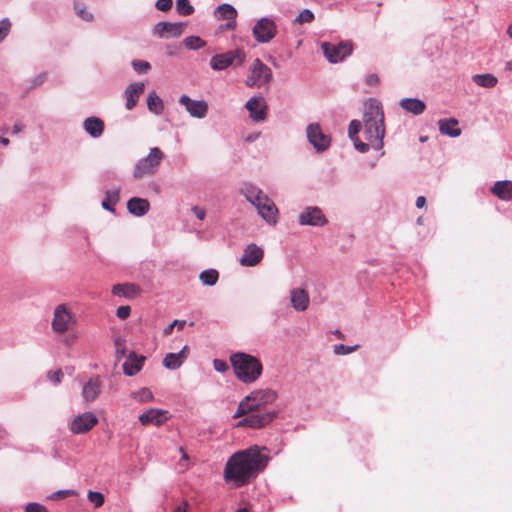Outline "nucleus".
<instances>
[{
  "mask_svg": "<svg viewBox=\"0 0 512 512\" xmlns=\"http://www.w3.org/2000/svg\"><path fill=\"white\" fill-rule=\"evenodd\" d=\"M213 365L216 371L218 372H225L228 370V365L225 361L220 359H215L213 361Z\"/></svg>",
  "mask_w": 512,
  "mask_h": 512,
  "instance_id": "nucleus-54",
  "label": "nucleus"
},
{
  "mask_svg": "<svg viewBox=\"0 0 512 512\" xmlns=\"http://www.w3.org/2000/svg\"><path fill=\"white\" fill-rule=\"evenodd\" d=\"M187 49L196 50L206 45V42L198 36H188L183 41Z\"/></svg>",
  "mask_w": 512,
  "mask_h": 512,
  "instance_id": "nucleus-38",
  "label": "nucleus"
},
{
  "mask_svg": "<svg viewBox=\"0 0 512 512\" xmlns=\"http://www.w3.org/2000/svg\"><path fill=\"white\" fill-rule=\"evenodd\" d=\"M356 346H346L343 344L335 345L334 347V353L338 355H345L354 352L357 349Z\"/></svg>",
  "mask_w": 512,
  "mask_h": 512,
  "instance_id": "nucleus-47",
  "label": "nucleus"
},
{
  "mask_svg": "<svg viewBox=\"0 0 512 512\" xmlns=\"http://www.w3.org/2000/svg\"><path fill=\"white\" fill-rule=\"evenodd\" d=\"M82 396L86 402H91L96 399V381L89 379V381L83 386Z\"/></svg>",
  "mask_w": 512,
  "mask_h": 512,
  "instance_id": "nucleus-36",
  "label": "nucleus"
},
{
  "mask_svg": "<svg viewBox=\"0 0 512 512\" xmlns=\"http://www.w3.org/2000/svg\"><path fill=\"white\" fill-rule=\"evenodd\" d=\"M73 324V317L65 304H59L54 309L52 329L56 333H64Z\"/></svg>",
  "mask_w": 512,
  "mask_h": 512,
  "instance_id": "nucleus-10",
  "label": "nucleus"
},
{
  "mask_svg": "<svg viewBox=\"0 0 512 512\" xmlns=\"http://www.w3.org/2000/svg\"><path fill=\"white\" fill-rule=\"evenodd\" d=\"M88 499L92 503H96V491L89 490V492H88Z\"/></svg>",
  "mask_w": 512,
  "mask_h": 512,
  "instance_id": "nucleus-62",
  "label": "nucleus"
},
{
  "mask_svg": "<svg viewBox=\"0 0 512 512\" xmlns=\"http://www.w3.org/2000/svg\"><path fill=\"white\" fill-rule=\"evenodd\" d=\"M176 10L181 15H191L194 12L193 6L190 4L189 0H177L176 2Z\"/></svg>",
  "mask_w": 512,
  "mask_h": 512,
  "instance_id": "nucleus-39",
  "label": "nucleus"
},
{
  "mask_svg": "<svg viewBox=\"0 0 512 512\" xmlns=\"http://www.w3.org/2000/svg\"><path fill=\"white\" fill-rule=\"evenodd\" d=\"M131 397L139 403H146L153 400V393L148 388H141L139 391L133 392Z\"/></svg>",
  "mask_w": 512,
  "mask_h": 512,
  "instance_id": "nucleus-37",
  "label": "nucleus"
},
{
  "mask_svg": "<svg viewBox=\"0 0 512 512\" xmlns=\"http://www.w3.org/2000/svg\"><path fill=\"white\" fill-rule=\"evenodd\" d=\"M272 78L271 69L259 58L254 59L248 69L246 86L250 88H260L270 82Z\"/></svg>",
  "mask_w": 512,
  "mask_h": 512,
  "instance_id": "nucleus-7",
  "label": "nucleus"
},
{
  "mask_svg": "<svg viewBox=\"0 0 512 512\" xmlns=\"http://www.w3.org/2000/svg\"><path fill=\"white\" fill-rule=\"evenodd\" d=\"M192 211L194 212V214L196 215V217L199 219V220H204L205 218V215H206V212L203 208H200L198 206H194L192 208Z\"/></svg>",
  "mask_w": 512,
  "mask_h": 512,
  "instance_id": "nucleus-57",
  "label": "nucleus"
},
{
  "mask_svg": "<svg viewBox=\"0 0 512 512\" xmlns=\"http://www.w3.org/2000/svg\"><path fill=\"white\" fill-rule=\"evenodd\" d=\"M241 193L253 205H255V203L265 195L261 190L251 184H244V186L241 188Z\"/></svg>",
  "mask_w": 512,
  "mask_h": 512,
  "instance_id": "nucleus-32",
  "label": "nucleus"
},
{
  "mask_svg": "<svg viewBox=\"0 0 512 512\" xmlns=\"http://www.w3.org/2000/svg\"><path fill=\"white\" fill-rule=\"evenodd\" d=\"M11 29V22L8 18H3L0 20V42H2L7 35L9 34Z\"/></svg>",
  "mask_w": 512,
  "mask_h": 512,
  "instance_id": "nucleus-45",
  "label": "nucleus"
},
{
  "mask_svg": "<svg viewBox=\"0 0 512 512\" xmlns=\"http://www.w3.org/2000/svg\"><path fill=\"white\" fill-rule=\"evenodd\" d=\"M131 312L130 306H120L117 308L116 315L118 318L125 320L129 317Z\"/></svg>",
  "mask_w": 512,
  "mask_h": 512,
  "instance_id": "nucleus-51",
  "label": "nucleus"
},
{
  "mask_svg": "<svg viewBox=\"0 0 512 512\" xmlns=\"http://www.w3.org/2000/svg\"><path fill=\"white\" fill-rule=\"evenodd\" d=\"M307 138L317 151H325L330 145V137L324 134L318 124L307 127Z\"/></svg>",
  "mask_w": 512,
  "mask_h": 512,
  "instance_id": "nucleus-13",
  "label": "nucleus"
},
{
  "mask_svg": "<svg viewBox=\"0 0 512 512\" xmlns=\"http://www.w3.org/2000/svg\"><path fill=\"white\" fill-rule=\"evenodd\" d=\"M177 324H178V320H174L170 325H168V326L164 329L163 334H164L165 336L170 335V334L172 333V331H173L174 327H175Z\"/></svg>",
  "mask_w": 512,
  "mask_h": 512,
  "instance_id": "nucleus-58",
  "label": "nucleus"
},
{
  "mask_svg": "<svg viewBox=\"0 0 512 512\" xmlns=\"http://www.w3.org/2000/svg\"><path fill=\"white\" fill-rule=\"evenodd\" d=\"M222 19H227L229 22L226 24V28L233 30L236 27L237 10L230 4L224 3L219 5L215 11Z\"/></svg>",
  "mask_w": 512,
  "mask_h": 512,
  "instance_id": "nucleus-24",
  "label": "nucleus"
},
{
  "mask_svg": "<svg viewBox=\"0 0 512 512\" xmlns=\"http://www.w3.org/2000/svg\"><path fill=\"white\" fill-rule=\"evenodd\" d=\"M8 436V431L2 425H0V439H6Z\"/></svg>",
  "mask_w": 512,
  "mask_h": 512,
  "instance_id": "nucleus-61",
  "label": "nucleus"
},
{
  "mask_svg": "<svg viewBox=\"0 0 512 512\" xmlns=\"http://www.w3.org/2000/svg\"><path fill=\"white\" fill-rule=\"evenodd\" d=\"M145 85L143 82H135L128 85L124 91L125 107L127 110H132L140 96L144 93Z\"/></svg>",
  "mask_w": 512,
  "mask_h": 512,
  "instance_id": "nucleus-21",
  "label": "nucleus"
},
{
  "mask_svg": "<svg viewBox=\"0 0 512 512\" xmlns=\"http://www.w3.org/2000/svg\"><path fill=\"white\" fill-rule=\"evenodd\" d=\"M264 256V251L261 247L254 243L246 246L240 258V264L245 267H253L259 264Z\"/></svg>",
  "mask_w": 512,
  "mask_h": 512,
  "instance_id": "nucleus-16",
  "label": "nucleus"
},
{
  "mask_svg": "<svg viewBox=\"0 0 512 512\" xmlns=\"http://www.w3.org/2000/svg\"><path fill=\"white\" fill-rule=\"evenodd\" d=\"M426 204V198L424 196H419L416 199V207L417 208H423Z\"/></svg>",
  "mask_w": 512,
  "mask_h": 512,
  "instance_id": "nucleus-60",
  "label": "nucleus"
},
{
  "mask_svg": "<svg viewBox=\"0 0 512 512\" xmlns=\"http://www.w3.org/2000/svg\"><path fill=\"white\" fill-rule=\"evenodd\" d=\"M24 129V126L19 123V122H16L14 125H13V128H12V133L13 134H18L20 133L21 131H23Z\"/></svg>",
  "mask_w": 512,
  "mask_h": 512,
  "instance_id": "nucleus-59",
  "label": "nucleus"
},
{
  "mask_svg": "<svg viewBox=\"0 0 512 512\" xmlns=\"http://www.w3.org/2000/svg\"><path fill=\"white\" fill-rule=\"evenodd\" d=\"M84 129L92 137L96 138V116H90L84 121Z\"/></svg>",
  "mask_w": 512,
  "mask_h": 512,
  "instance_id": "nucleus-42",
  "label": "nucleus"
},
{
  "mask_svg": "<svg viewBox=\"0 0 512 512\" xmlns=\"http://www.w3.org/2000/svg\"><path fill=\"white\" fill-rule=\"evenodd\" d=\"M362 124L358 120H352L349 125L348 134L350 139L355 144V141H360L357 137V134L361 130Z\"/></svg>",
  "mask_w": 512,
  "mask_h": 512,
  "instance_id": "nucleus-41",
  "label": "nucleus"
},
{
  "mask_svg": "<svg viewBox=\"0 0 512 512\" xmlns=\"http://www.w3.org/2000/svg\"><path fill=\"white\" fill-rule=\"evenodd\" d=\"M326 222L325 216L318 207H307L299 215V223L301 225L323 226Z\"/></svg>",
  "mask_w": 512,
  "mask_h": 512,
  "instance_id": "nucleus-18",
  "label": "nucleus"
},
{
  "mask_svg": "<svg viewBox=\"0 0 512 512\" xmlns=\"http://www.w3.org/2000/svg\"><path fill=\"white\" fill-rule=\"evenodd\" d=\"M292 306L298 311H304L309 305V296L304 289H293L291 291Z\"/></svg>",
  "mask_w": 512,
  "mask_h": 512,
  "instance_id": "nucleus-28",
  "label": "nucleus"
},
{
  "mask_svg": "<svg viewBox=\"0 0 512 512\" xmlns=\"http://www.w3.org/2000/svg\"><path fill=\"white\" fill-rule=\"evenodd\" d=\"M252 120L259 122L266 118L267 105L263 97L257 96L249 99L245 105Z\"/></svg>",
  "mask_w": 512,
  "mask_h": 512,
  "instance_id": "nucleus-19",
  "label": "nucleus"
},
{
  "mask_svg": "<svg viewBox=\"0 0 512 512\" xmlns=\"http://www.w3.org/2000/svg\"><path fill=\"white\" fill-rule=\"evenodd\" d=\"M218 278L219 273L215 269L204 270L199 275L200 281L207 286L215 285L218 281Z\"/></svg>",
  "mask_w": 512,
  "mask_h": 512,
  "instance_id": "nucleus-34",
  "label": "nucleus"
},
{
  "mask_svg": "<svg viewBox=\"0 0 512 512\" xmlns=\"http://www.w3.org/2000/svg\"><path fill=\"white\" fill-rule=\"evenodd\" d=\"M96 425V414L85 412L75 417L69 424L70 431L73 434H83L88 432Z\"/></svg>",
  "mask_w": 512,
  "mask_h": 512,
  "instance_id": "nucleus-12",
  "label": "nucleus"
},
{
  "mask_svg": "<svg viewBox=\"0 0 512 512\" xmlns=\"http://www.w3.org/2000/svg\"><path fill=\"white\" fill-rule=\"evenodd\" d=\"M47 377L54 384H59L62 380L63 372L60 369L55 371H49Z\"/></svg>",
  "mask_w": 512,
  "mask_h": 512,
  "instance_id": "nucleus-49",
  "label": "nucleus"
},
{
  "mask_svg": "<svg viewBox=\"0 0 512 512\" xmlns=\"http://www.w3.org/2000/svg\"><path fill=\"white\" fill-rule=\"evenodd\" d=\"M76 494H77L76 490H73V489L58 490V491L51 493L48 496V499L59 500V499L66 498L68 496H74Z\"/></svg>",
  "mask_w": 512,
  "mask_h": 512,
  "instance_id": "nucleus-43",
  "label": "nucleus"
},
{
  "mask_svg": "<svg viewBox=\"0 0 512 512\" xmlns=\"http://www.w3.org/2000/svg\"><path fill=\"white\" fill-rule=\"evenodd\" d=\"M145 360V356L137 355L134 351H131L122 365L124 374L130 377L136 375L141 371Z\"/></svg>",
  "mask_w": 512,
  "mask_h": 512,
  "instance_id": "nucleus-22",
  "label": "nucleus"
},
{
  "mask_svg": "<svg viewBox=\"0 0 512 512\" xmlns=\"http://www.w3.org/2000/svg\"><path fill=\"white\" fill-rule=\"evenodd\" d=\"M269 457L258 446L234 453L226 462L224 479L239 488L252 482L267 466Z\"/></svg>",
  "mask_w": 512,
  "mask_h": 512,
  "instance_id": "nucleus-1",
  "label": "nucleus"
},
{
  "mask_svg": "<svg viewBox=\"0 0 512 512\" xmlns=\"http://www.w3.org/2000/svg\"><path fill=\"white\" fill-rule=\"evenodd\" d=\"M248 400L249 398L245 397L239 403L237 411L233 416L234 418H238L244 415H248L237 423V427H250L253 429H259L271 423L276 417L275 412L254 413L253 408L250 406V402H248Z\"/></svg>",
  "mask_w": 512,
  "mask_h": 512,
  "instance_id": "nucleus-4",
  "label": "nucleus"
},
{
  "mask_svg": "<svg viewBox=\"0 0 512 512\" xmlns=\"http://www.w3.org/2000/svg\"><path fill=\"white\" fill-rule=\"evenodd\" d=\"M179 102L185 106L192 117L204 118L207 114L208 104L203 100H192L187 95H182Z\"/></svg>",
  "mask_w": 512,
  "mask_h": 512,
  "instance_id": "nucleus-17",
  "label": "nucleus"
},
{
  "mask_svg": "<svg viewBox=\"0 0 512 512\" xmlns=\"http://www.w3.org/2000/svg\"><path fill=\"white\" fill-rule=\"evenodd\" d=\"M246 398H249L250 406L253 412L259 413L265 405L272 404L277 399V393L272 389L256 390L250 393Z\"/></svg>",
  "mask_w": 512,
  "mask_h": 512,
  "instance_id": "nucleus-11",
  "label": "nucleus"
},
{
  "mask_svg": "<svg viewBox=\"0 0 512 512\" xmlns=\"http://www.w3.org/2000/svg\"><path fill=\"white\" fill-rule=\"evenodd\" d=\"M323 53L331 63H338L352 53V45L349 42H341L337 45L324 42L321 45Z\"/></svg>",
  "mask_w": 512,
  "mask_h": 512,
  "instance_id": "nucleus-9",
  "label": "nucleus"
},
{
  "mask_svg": "<svg viewBox=\"0 0 512 512\" xmlns=\"http://www.w3.org/2000/svg\"><path fill=\"white\" fill-rule=\"evenodd\" d=\"M147 107L150 112L160 115L164 110V104L155 91H151L147 96Z\"/></svg>",
  "mask_w": 512,
  "mask_h": 512,
  "instance_id": "nucleus-31",
  "label": "nucleus"
},
{
  "mask_svg": "<svg viewBox=\"0 0 512 512\" xmlns=\"http://www.w3.org/2000/svg\"><path fill=\"white\" fill-rule=\"evenodd\" d=\"M313 20H314V14L309 9L302 10L299 13L298 17L296 18V22H298L299 24L311 23Z\"/></svg>",
  "mask_w": 512,
  "mask_h": 512,
  "instance_id": "nucleus-44",
  "label": "nucleus"
},
{
  "mask_svg": "<svg viewBox=\"0 0 512 512\" xmlns=\"http://www.w3.org/2000/svg\"><path fill=\"white\" fill-rule=\"evenodd\" d=\"M189 353L188 346H184L178 353H168L163 359V366L170 370L178 369L187 359Z\"/></svg>",
  "mask_w": 512,
  "mask_h": 512,
  "instance_id": "nucleus-23",
  "label": "nucleus"
},
{
  "mask_svg": "<svg viewBox=\"0 0 512 512\" xmlns=\"http://www.w3.org/2000/svg\"><path fill=\"white\" fill-rule=\"evenodd\" d=\"M167 411L157 408H152L139 416V421L143 426L155 425L160 426L167 420Z\"/></svg>",
  "mask_w": 512,
  "mask_h": 512,
  "instance_id": "nucleus-20",
  "label": "nucleus"
},
{
  "mask_svg": "<svg viewBox=\"0 0 512 512\" xmlns=\"http://www.w3.org/2000/svg\"><path fill=\"white\" fill-rule=\"evenodd\" d=\"M163 159L164 153L158 147L151 148L149 154L135 164L133 177L141 179L155 174Z\"/></svg>",
  "mask_w": 512,
  "mask_h": 512,
  "instance_id": "nucleus-5",
  "label": "nucleus"
},
{
  "mask_svg": "<svg viewBox=\"0 0 512 512\" xmlns=\"http://www.w3.org/2000/svg\"><path fill=\"white\" fill-rule=\"evenodd\" d=\"M438 126L442 134L450 137H458L461 134V130L457 128L458 120L455 118L440 119L438 121Z\"/></svg>",
  "mask_w": 512,
  "mask_h": 512,
  "instance_id": "nucleus-29",
  "label": "nucleus"
},
{
  "mask_svg": "<svg viewBox=\"0 0 512 512\" xmlns=\"http://www.w3.org/2000/svg\"><path fill=\"white\" fill-rule=\"evenodd\" d=\"M132 66H133L134 70L138 73H146L151 68L150 63L147 61H143V60H134L132 62Z\"/></svg>",
  "mask_w": 512,
  "mask_h": 512,
  "instance_id": "nucleus-46",
  "label": "nucleus"
},
{
  "mask_svg": "<svg viewBox=\"0 0 512 512\" xmlns=\"http://www.w3.org/2000/svg\"><path fill=\"white\" fill-rule=\"evenodd\" d=\"M74 9L76 11V14L85 21H92L93 20V14L89 11H87L86 7L81 2H75L74 3Z\"/></svg>",
  "mask_w": 512,
  "mask_h": 512,
  "instance_id": "nucleus-40",
  "label": "nucleus"
},
{
  "mask_svg": "<svg viewBox=\"0 0 512 512\" xmlns=\"http://www.w3.org/2000/svg\"><path fill=\"white\" fill-rule=\"evenodd\" d=\"M259 215L268 223L275 224L277 222L278 209L274 202L264 195L258 202L255 203Z\"/></svg>",
  "mask_w": 512,
  "mask_h": 512,
  "instance_id": "nucleus-15",
  "label": "nucleus"
},
{
  "mask_svg": "<svg viewBox=\"0 0 512 512\" xmlns=\"http://www.w3.org/2000/svg\"><path fill=\"white\" fill-rule=\"evenodd\" d=\"M365 82L369 86H377L380 82V79L377 74L372 73L365 78Z\"/></svg>",
  "mask_w": 512,
  "mask_h": 512,
  "instance_id": "nucleus-55",
  "label": "nucleus"
},
{
  "mask_svg": "<svg viewBox=\"0 0 512 512\" xmlns=\"http://www.w3.org/2000/svg\"><path fill=\"white\" fill-rule=\"evenodd\" d=\"M119 199H120L119 190L115 189V190L107 191L106 197L102 201V207L104 209H107V210L113 212L114 211L113 206L119 201Z\"/></svg>",
  "mask_w": 512,
  "mask_h": 512,
  "instance_id": "nucleus-35",
  "label": "nucleus"
},
{
  "mask_svg": "<svg viewBox=\"0 0 512 512\" xmlns=\"http://www.w3.org/2000/svg\"><path fill=\"white\" fill-rule=\"evenodd\" d=\"M139 286L131 283L116 284L112 288V293L116 296H122L128 299H135L140 295Z\"/></svg>",
  "mask_w": 512,
  "mask_h": 512,
  "instance_id": "nucleus-26",
  "label": "nucleus"
},
{
  "mask_svg": "<svg viewBox=\"0 0 512 512\" xmlns=\"http://www.w3.org/2000/svg\"><path fill=\"white\" fill-rule=\"evenodd\" d=\"M245 60V52L241 49H235L212 56L210 59V67L215 71H221L230 66L234 68L240 67L244 64Z\"/></svg>",
  "mask_w": 512,
  "mask_h": 512,
  "instance_id": "nucleus-6",
  "label": "nucleus"
},
{
  "mask_svg": "<svg viewBox=\"0 0 512 512\" xmlns=\"http://www.w3.org/2000/svg\"><path fill=\"white\" fill-rule=\"evenodd\" d=\"M25 512H49L47 508L38 502H29L25 507Z\"/></svg>",
  "mask_w": 512,
  "mask_h": 512,
  "instance_id": "nucleus-48",
  "label": "nucleus"
},
{
  "mask_svg": "<svg viewBox=\"0 0 512 512\" xmlns=\"http://www.w3.org/2000/svg\"><path fill=\"white\" fill-rule=\"evenodd\" d=\"M46 75L45 74H38L36 75L30 83L29 89L35 88L37 86H40L45 81Z\"/></svg>",
  "mask_w": 512,
  "mask_h": 512,
  "instance_id": "nucleus-53",
  "label": "nucleus"
},
{
  "mask_svg": "<svg viewBox=\"0 0 512 512\" xmlns=\"http://www.w3.org/2000/svg\"><path fill=\"white\" fill-rule=\"evenodd\" d=\"M179 451H180V453L182 454V461L187 462V461H188V455H187V453L184 451V449H183V448H179Z\"/></svg>",
  "mask_w": 512,
  "mask_h": 512,
  "instance_id": "nucleus-64",
  "label": "nucleus"
},
{
  "mask_svg": "<svg viewBox=\"0 0 512 512\" xmlns=\"http://www.w3.org/2000/svg\"><path fill=\"white\" fill-rule=\"evenodd\" d=\"M150 208L149 201L143 198H131L127 203L128 211L135 216L145 215Z\"/></svg>",
  "mask_w": 512,
  "mask_h": 512,
  "instance_id": "nucleus-27",
  "label": "nucleus"
},
{
  "mask_svg": "<svg viewBox=\"0 0 512 512\" xmlns=\"http://www.w3.org/2000/svg\"><path fill=\"white\" fill-rule=\"evenodd\" d=\"M363 123L365 141H355V148L362 153L370 148L381 149L385 135L384 113L380 103L375 99H370L365 104Z\"/></svg>",
  "mask_w": 512,
  "mask_h": 512,
  "instance_id": "nucleus-2",
  "label": "nucleus"
},
{
  "mask_svg": "<svg viewBox=\"0 0 512 512\" xmlns=\"http://www.w3.org/2000/svg\"><path fill=\"white\" fill-rule=\"evenodd\" d=\"M104 130V122L98 118V137L102 134Z\"/></svg>",
  "mask_w": 512,
  "mask_h": 512,
  "instance_id": "nucleus-63",
  "label": "nucleus"
},
{
  "mask_svg": "<svg viewBox=\"0 0 512 512\" xmlns=\"http://www.w3.org/2000/svg\"><path fill=\"white\" fill-rule=\"evenodd\" d=\"M115 349L117 358L123 357L125 355V342L124 340L117 338L115 340Z\"/></svg>",
  "mask_w": 512,
  "mask_h": 512,
  "instance_id": "nucleus-50",
  "label": "nucleus"
},
{
  "mask_svg": "<svg viewBox=\"0 0 512 512\" xmlns=\"http://www.w3.org/2000/svg\"><path fill=\"white\" fill-rule=\"evenodd\" d=\"M399 105L401 108L414 115L422 114L426 108V105L423 101L415 98L402 99Z\"/></svg>",
  "mask_w": 512,
  "mask_h": 512,
  "instance_id": "nucleus-30",
  "label": "nucleus"
},
{
  "mask_svg": "<svg viewBox=\"0 0 512 512\" xmlns=\"http://www.w3.org/2000/svg\"><path fill=\"white\" fill-rule=\"evenodd\" d=\"M230 362L235 376L243 383H254L262 374L261 361L250 354L236 352L230 356Z\"/></svg>",
  "mask_w": 512,
  "mask_h": 512,
  "instance_id": "nucleus-3",
  "label": "nucleus"
},
{
  "mask_svg": "<svg viewBox=\"0 0 512 512\" xmlns=\"http://www.w3.org/2000/svg\"><path fill=\"white\" fill-rule=\"evenodd\" d=\"M278 33V27L275 21L269 17H262L256 21L252 28L254 39L260 44H266L272 41Z\"/></svg>",
  "mask_w": 512,
  "mask_h": 512,
  "instance_id": "nucleus-8",
  "label": "nucleus"
},
{
  "mask_svg": "<svg viewBox=\"0 0 512 512\" xmlns=\"http://www.w3.org/2000/svg\"><path fill=\"white\" fill-rule=\"evenodd\" d=\"M186 24L171 23V22H158L154 28L153 33L159 38L179 37L183 34Z\"/></svg>",
  "mask_w": 512,
  "mask_h": 512,
  "instance_id": "nucleus-14",
  "label": "nucleus"
},
{
  "mask_svg": "<svg viewBox=\"0 0 512 512\" xmlns=\"http://www.w3.org/2000/svg\"><path fill=\"white\" fill-rule=\"evenodd\" d=\"M472 79L477 85L486 88L495 87L498 82L497 78L492 74H476Z\"/></svg>",
  "mask_w": 512,
  "mask_h": 512,
  "instance_id": "nucleus-33",
  "label": "nucleus"
},
{
  "mask_svg": "<svg viewBox=\"0 0 512 512\" xmlns=\"http://www.w3.org/2000/svg\"><path fill=\"white\" fill-rule=\"evenodd\" d=\"M172 0H157L156 8L160 11L166 12L172 7Z\"/></svg>",
  "mask_w": 512,
  "mask_h": 512,
  "instance_id": "nucleus-52",
  "label": "nucleus"
},
{
  "mask_svg": "<svg viewBox=\"0 0 512 512\" xmlns=\"http://www.w3.org/2000/svg\"><path fill=\"white\" fill-rule=\"evenodd\" d=\"M189 503L186 500L181 501L172 512H189Z\"/></svg>",
  "mask_w": 512,
  "mask_h": 512,
  "instance_id": "nucleus-56",
  "label": "nucleus"
},
{
  "mask_svg": "<svg viewBox=\"0 0 512 512\" xmlns=\"http://www.w3.org/2000/svg\"><path fill=\"white\" fill-rule=\"evenodd\" d=\"M491 193L503 201L512 200V181H497L490 189Z\"/></svg>",
  "mask_w": 512,
  "mask_h": 512,
  "instance_id": "nucleus-25",
  "label": "nucleus"
}]
</instances>
